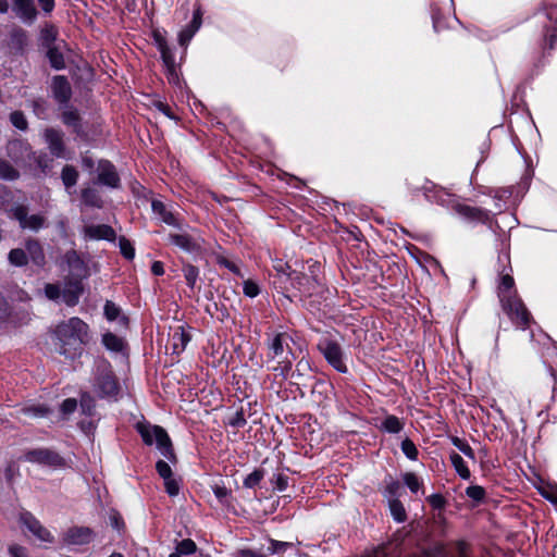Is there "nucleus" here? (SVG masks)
Returning <instances> with one entry per match:
<instances>
[{"label": "nucleus", "mask_w": 557, "mask_h": 557, "mask_svg": "<svg viewBox=\"0 0 557 557\" xmlns=\"http://www.w3.org/2000/svg\"><path fill=\"white\" fill-rule=\"evenodd\" d=\"M76 120H77V116H76L75 112L71 111V112H65L63 114V122L65 124L72 125V124H74L76 122Z\"/></svg>", "instance_id": "052dcab7"}, {"label": "nucleus", "mask_w": 557, "mask_h": 557, "mask_svg": "<svg viewBox=\"0 0 557 557\" xmlns=\"http://www.w3.org/2000/svg\"><path fill=\"white\" fill-rule=\"evenodd\" d=\"M22 412L27 417L40 418L48 414L49 409L41 405L26 406L22 409Z\"/></svg>", "instance_id": "2f4dec72"}, {"label": "nucleus", "mask_w": 557, "mask_h": 557, "mask_svg": "<svg viewBox=\"0 0 557 557\" xmlns=\"http://www.w3.org/2000/svg\"><path fill=\"white\" fill-rule=\"evenodd\" d=\"M15 14L25 23H33L37 11L33 0H12Z\"/></svg>", "instance_id": "f8f14e48"}, {"label": "nucleus", "mask_w": 557, "mask_h": 557, "mask_svg": "<svg viewBox=\"0 0 557 557\" xmlns=\"http://www.w3.org/2000/svg\"><path fill=\"white\" fill-rule=\"evenodd\" d=\"M151 209L153 214L163 223L180 227L177 214L170 210L162 201L153 199L151 202Z\"/></svg>", "instance_id": "ddd939ff"}, {"label": "nucleus", "mask_w": 557, "mask_h": 557, "mask_svg": "<svg viewBox=\"0 0 557 557\" xmlns=\"http://www.w3.org/2000/svg\"><path fill=\"white\" fill-rule=\"evenodd\" d=\"M38 2L46 13H50L54 8V0H38Z\"/></svg>", "instance_id": "13d9d810"}, {"label": "nucleus", "mask_w": 557, "mask_h": 557, "mask_svg": "<svg viewBox=\"0 0 557 557\" xmlns=\"http://www.w3.org/2000/svg\"><path fill=\"white\" fill-rule=\"evenodd\" d=\"M77 172L74 168L66 165L62 171V181L66 187L74 186L77 182Z\"/></svg>", "instance_id": "473e14b6"}, {"label": "nucleus", "mask_w": 557, "mask_h": 557, "mask_svg": "<svg viewBox=\"0 0 557 557\" xmlns=\"http://www.w3.org/2000/svg\"><path fill=\"white\" fill-rule=\"evenodd\" d=\"M450 461H451L455 470L457 471V473L462 479H469L470 478V471H469L465 460L462 459V457L459 454L453 453L450 455Z\"/></svg>", "instance_id": "393cba45"}, {"label": "nucleus", "mask_w": 557, "mask_h": 557, "mask_svg": "<svg viewBox=\"0 0 557 557\" xmlns=\"http://www.w3.org/2000/svg\"><path fill=\"white\" fill-rule=\"evenodd\" d=\"M10 120L16 128H18L21 131H24L27 128V121H26L25 115L22 112H20V111L13 112L10 116Z\"/></svg>", "instance_id": "79ce46f5"}, {"label": "nucleus", "mask_w": 557, "mask_h": 557, "mask_svg": "<svg viewBox=\"0 0 557 557\" xmlns=\"http://www.w3.org/2000/svg\"><path fill=\"white\" fill-rule=\"evenodd\" d=\"M151 272L154 275H162L164 273L163 263L160 261H154L151 265Z\"/></svg>", "instance_id": "680f3d73"}, {"label": "nucleus", "mask_w": 557, "mask_h": 557, "mask_svg": "<svg viewBox=\"0 0 557 557\" xmlns=\"http://www.w3.org/2000/svg\"><path fill=\"white\" fill-rule=\"evenodd\" d=\"M310 370L309 360L301 358L296 364V371L299 375L306 374Z\"/></svg>", "instance_id": "603ef678"}, {"label": "nucleus", "mask_w": 557, "mask_h": 557, "mask_svg": "<svg viewBox=\"0 0 557 557\" xmlns=\"http://www.w3.org/2000/svg\"><path fill=\"white\" fill-rule=\"evenodd\" d=\"M263 478V473L259 470L251 472L244 481V485L248 488H252L260 483Z\"/></svg>", "instance_id": "37998d69"}, {"label": "nucleus", "mask_w": 557, "mask_h": 557, "mask_svg": "<svg viewBox=\"0 0 557 557\" xmlns=\"http://www.w3.org/2000/svg\"><path fill=\"white\" fill-rule=\"evenodd\" d=\"M160 52H161L162 60L170 72V75L174 78L175 77L174 57L166 44L161 45Z\"/></svg>", "instance_id": "c756f323"}, {"label": "nucleus", "mask_w": 557, "mask_h": 557, "mask_svg": "<svg viewBox=\"0 0 557 557\" xmlns=\"http://www.w3.org/2000/svg\"><path fill=\"white\" fill-rule=\"evenodd\" d=\"M119 247L121 250V253L128 260H132L135 257V249L131 242L126 239L125 237H121L119 239Z\"/></svg>", "instance_id": "e433bc0d"}, {"label": "nucleus", "mask_w": 557, "mask_h": 557, "mask_svg": "<svg viewBox=\"0 0 557 557\" xmlns=\"http://www.w3.org/2000/svg\"><path fill=\"white\" fill-rule=\"evenodd\" d=\"M98 183L109 186L117 187L120 183L119 175L114 166L108 161H100L98 165Z\"/></svg>", "instance_id": "9b49d317"}, {"label": "nucleus", "mask_w": 557, "mask_h": 557, "mask_svg": "<svg viewBox=\"0 0 557 557\" xmlns=\"http://www.w3.org/2000/svg\"><path fill=\"white\" fill-rule=\"evenodd\" d=\"M94 531L87 527H73L66 531L63 541L67 545H86L94 540Z\"/></svg>", "instance_id": "6e6552de"}, {"label": "nucleus", "mask_w": 557, "mask_h": 557, "mask_svg": "<svg viewBox=\"0 0 557 557\" xmlns=\"http://www.w3.org/2000/svg\"><path fill=\"white\" fill-rule=\"evenodd\" d=\"M319 349L334 369L342 373L347 371L342 348L337 343L324 339L319 344Z\"/></svg>", "instance_id": "39448f33"}, {"label": "nucleus", "mask_w": 557, "mask_h": 557, "mask_svg": "<svg viewBox=\"0 0 557 557\" xmlns=\"http://www.w3.org/2000/svg\"><path fill=\"white\" fill-rule=\"evenodd\" d=\"M176 552L180 553L182 556L190 555L196 552V544L194 541L189 539L183 540L176 545Z\"/></svg>", "instance_id": "4c0bfd02"}, {"label": "nucleus", "mask_w": 557, "mask_h": 557, "mask_svg": "<svg viewBox=\"0 0 557 557\" xmlns=\"http://www.w3.org/2000/svg\"><path fill=\"white\" fill-rule=\"evenodd\" d=\"M547 18L550 21L556 20L557 23V5L550 8L547 12Z\"/></svg>", "instance_id": "774afa93"}, {"label": "nucleus", "mask_w": 557, "mask_h": 557, "mask_svg": "<svg viewBox=\"0 0 557 557\" xmlns=\"http://www.w3.org/2000/svg\"><path fill=\"white\" fill-rule=\"evenodd\" d=\"M190 341V336L184 326H177L171 335L174 354H181Z\"/></svg>", "instance_id": "a211bd4d"}, {"label": "nucleus", "mask_w": 557, "mask_h": 557, "mask_svg": "<svg viewBox=\"0 0 557 557\" xmlns=\"http://www.w3.org/2000/svg\"><path fill=\"white\" fill-rule=\"evenodd\" d=\"M81 294L82 286L79 282L70 283L67 287L62 290L63 300L69 306L76 305Z\"/></svg>", "instance_id": "aec40b11"}, {"label": "nucleus", "mask_w": 557, "mask_h": 557, "mask_svg": "<svg viewBox=\"0 0 557 557\" xmlns=\"http://www.w3.org/2000/svg\"><path fill=\"white\" fill-rule=\"evenodd\" d=\"M12 557H27L26 548L20 545H12L9 548Z\"/></svg>", "instance_id": "864d4df0"}, {"label": "nucleus", "mask_w": 557, "mask_h": 557, "mask_svg": "<svg viewBox=\"0 0 557 557\" xmlns=\"http://www.w3.org/2000/svg\"><path fill=\"white\" fill-rule=\"evenodd\" d=\"M58 37V30L53 25H47L41 30L42 41L50 47Z\"/></svg>", "instance_id": "72a5a7b5"}, {"label": "nucleus", "mask_w": 557, "mask_h": 557, "mask_svg": "<svg viewBox=\"0 0 557 557\" xmlns=\"http://www.w3.org/2000/svg\"><path fill=\"white\" fill-rule=\"evenodd\" d=\"M102 343L106 346V348L111 351L119 352V351H122L124 348L123 339L113 333L103 334Z\"/></svg>", "instance_id": "5701e85b"}, {"label": "nucleus", "mask_w": 557, "mask_h": 557, "mask_svg": "<svg viewBox=\"0 0 557 557\" xmlns=\"http://www.w3.org/2000/svg\"><path fill=\"white\" fill-rule=\"evenodd\" d=\"M45 294H46L47 298L54 300L60 297L61 292H60V288L58 285L47 284L45 286Z\"/></svg>", "instance_id": "8fccbe9b"}, {"label": "nucleus", "mask_w": 557, "mask_h": 557, "mask_svg": "<svg viewBox=\"0 0 557 557\" xmlns=\"http://www.w3.org/2000/svg\"><path fill=\"white\" fill-rule=\"evenodd\" d=\"M403 480L412 493H417L420 490L421 484L418 476L414 473H405Z\"/></svg>", "instance_id": "ea45409f"}, {"label": "nucleus", "mask_w": 557, "mask_h": 557, "mask_svg": "<svg viewBox=\"0 0 557 557\" xmlns=\"http://www.w3.org/2000/svg\"><path fill=\"white\" fill-rule=\"evenodd\" d=\"M286 546H288V543H286V542L271 541V544H270L268 549L271 550L272 553H276L278 550H282Z\"/></svg>", "instance_id": "bf43d9fd"}, {"label": "nucleus", "mask_w": 557, "mask_h": 557, "mask_svg": "<svg viewBox=\"0 0 557 557\" xmlns=\"http://www.w3.org/2000/svg\"><path fill=\"white\" fill-rule=\"evenodd\" d=\"M83 201L87 206L100 208L102 206V201L97 193V190L92 188H86L82 194Z\"/></svg>", "instance_id": "c85d7f7f"}, {"label": "nucleus", "mask_w": 557, "mask_h": 557, "mask_svg": "<svg viewBox=\"0 0 557 557\" xmlns=\"http://www.w3.org/2000/svg\"><path fill=\"white\" fill-rule=\"evenodd\" d=\"M239 555H240V557H263L262 554H257V553H255L252 550H248V549L247 550H242L239 553Z\"/></svg>", "instance_id": "69168bd1"}, {"label": "nucleus", "mask_w": 557, "mask_h": 557, "mask_svg": "<svg viewBox=\"0 0 557 557\" xmlns=\"http://www.w3.org/2000/svg\"><path fill=\"white\" fill-rule=\"evenodd\" d=\"M403 453L411 460H416L418 456V449L416 448L412 441L406 438L401 443Z\"/></svg>", "instance_id": "a19ab883"}, {"label": "nucleus", "mask_w": 557, "mask_h": 557, "mask_svg": "<svg viewBox=\"0 0 557 557\" xmlns=\"http://www.w3.org/2000/svg\"><path fill=\"white\" fill-rule=\"evenodd\" d=\"M389 511L397 522H404L407 518L403 504L396 498L389 499Z\"/></svg>", "instance_id": "a878e982"}, {"label": "nucleus", "mask_w": 557, "mask_h": 557, "mask_svg": "<svg viewBox=\"0 0 557 557\" xmlns=\"http://www.w3.org/2000/svg\"><path fill=\"white\" fill-rule=\"evenodd\" d=\"M364 557H387V552H386V548L379 547L375 550H373L372 553L366 555Z\"/></svg>", "instance_id": "e2e57ef3"}, {"label": "nucleus", "mask_w": 557, "mask_h": 557, "mask_svg": "<svg viewBox=\"0 0 557 557\" xmlns=\"http://www.w3.org/2000/svg\"><path fill=\"white\" fill-rule=\"evenodd\" d=\"M429 502L434 508H442L444 506V498L440 494L431 495Z\"/></svg>", "instance_id": "5fc2aeb1"}, {"label": "nucleus", "mask_w": 557, "mask_h": 557, "mask_svg": "<svg viewBox=\"0 0 557 557\" xmlns=\"http://www.w3.org/2000/svg\"><path fill=\"white\" fill-rule=\"evenodd\" d=\"M45 138L48 144L50 152L57 158H67L62 135L54 129H47L45 132Z\"/></svg>", "instance_id": "2eb2a0df"}, {"label": "nucleus", "mask_w": 557, "mask_h": 557, "mask_svg": "<svg viewBox=\"0 0 557 557\" xmlns=\"http://www.w3.org/2000/svg\"><path fill=\"white\" fill-rule=\"evenodd\" d=\"M157 107L158 109L163 112L166 116L169 117H172L171 113H170V109L166 104L162 103V102H158L157 103Z\"/></svg>", "instance_id": "338daca9"}, {"label": "nucleus", "mask_w": 557, "mask_h": 557, "mask_svg": "<svg viewBox=\"0 0 557 557\" xmlns=\"http://www.w3.org/2000/svg\"><path fill=\"white\" fill-rule=\"evenodd\" d=\"M86 234L96 239H112L114 237V231L108 225H91L86 227Z\"/></svg>", "instance_id": "412c9836"}, {"label": "nucleus", "mask_w": 557, "mask_h": 557, "mask_svg": "<svg viewBox=\"0 0 557 557\" xmlns=\"http://www.w3.org/2000/svg\"><path fill=\"white\" fill-rule=\"evenodd\" d=\"M169 239L173 245L188 253L199 252L202 249L203 239L197 234H170Z\"/></svg>", "instance_id": "423d86ee"}, {"label": "nucleus", "mask_w": 557, "mask_h": 557, "mask_svg": "<svg viewBox=\"0 0 557 557\" xmlns=\"http://www.w3.org/2000/svg\"><path fill=\"white\" fill-rule=\"evenodd\" d=\"M454 210L456 211V213L467 219H482L484 215L482 210L461 203H456L454 206Z\"/></svg>", "instance_id": "b1692460"}, {"label": "nucleus", "mask_w": 557, "mask_h": 557, "mask_svg": "<svg viewBox=\"0 0 557 557\" xmlns=\"http://www.w3.org/2000/svg\"><path fill=\"white\" fill-rule=\"evenodd\" d=\"M48 58H49V61H50L51 65L54 69L60 70V69L64 67L63 55L57 49L49 48V50H48Z\"/></svg>", "instance_id": "c9c22d12"}, {"label": "nucleus", "mask_w": 557, "mask_h": 557, "mask_svg": "<svg viewBox=\"0 0 557 557\" xmlns=\"http://www.w3.org/2000/svg\"><path fill=\"white\" fill-rule=\"evenodd\" d=\"M88 325L76 317L60 323L55 330L59 354L69 359L78 357L88 341Z\"/></svg>", "instance_id": "f257e3e1"}, {"label": "nucleus", "mask_w": 557, "mask_h": 557, "mask_svg": "<svg viewBox=\"0 0 557 557\" xmlns=\"http://www.w3.org/2000/svg\"><path fill=\"white\" fill-rule=\"evenodd\" d=\"M515 281L509 274H504L498 285V298L503 310L513 323L524 329L530 322V313L515 290Z\"/></svg>", "instance_id": "f03ea898"}, {"label": "nucleus", "mask_w": 557, "mask_h": 557, "mask_svg": "<svg viewBox=\"0 0 557 557\" xmlns=\"http://www.w3.org/2000/svg\"><path fill=\"white\" fill-rule=\"evenodd\" d=\"M104 317L108 321H116L117 324L122 327H126L128 324V319L126 315L122 313V310L119 306H116L113 301L107 300L104 304Z\"/></svg>", "instance_id": "f3484780"}, {"label": "nucleus", "mask_w": 557, "mask_h": 557, "mask_svg": "<svg viewBox=\"0 0 557 557\" xmlns=\"http://www.w3.org/2000/svg\"><path fill=\"white\" fill-rule=\"evenodd\" d=\"M21 520L27 530L40 541L48 543L53 541L52 534L30 513L22 515Z\"/></svg>", "instance_id": "9d476101"}, {"label": "nucleus", "mask_w": 557, "mask_h": 557, "mask_svg": "<svg viewBox=\"0 0 557 557\" xmlns=\"http://www.w3.org/2000/svg\"><path fill=\"white\" fill-rule=\"evenodd\" d=\"M246 423L243 412L236 411L235 414L230 419V424L235 428H242Z\"/></svg>", "instance_id": "3c124183"}, {"label": "nucleus", "mask_w": 557, "mask_h": 557, "mask_svg": "<svg viewBox=\"0 0 557 557\" xmlns=\"http://www.w3.org/2000/svg\"><path fill=\"white\" fill-rule=\"evenodd\" d=\"M26 255L29 259L38 267H42L45 264V253L41 245L35 240L29 239L25 244Z\"/></svg>", "instance_id": "6ab92c4d"}, {"label": "nucleus", "mask_w": 557, "mask_h": 557, "mask_svg": "<svg viewBox=\"0 0 557 557\" xmlns=\"http://www.w3.org/2000/svg\"><path fill=\"white\" fill-rule=\"evenodd\" d=\"M290 337L286 333H277L268 342L267 366L270 370L286 375L292 370L294 355L289 347Z\"/></svg>", "instance_id": "7ed1b4c3"}, {"label": "nucleus", "mask_w": 557, "mask_h": 557, "mask_svg": "<svg viewBox=\"0 0 557 557\" xmlns=\"http://www.w3.org/2000/svg\"><path fill=\"white\" fill-rule=\"evenodd\" d=\"M403 426V422L395 416H387L382 422V429L388 433H399Z\"/></svg>", "instance_id": "bb28decb"}, {"label": "nucleus", "mask_w": 557, "mask_h": 557, "mask_svg": "<svg viewBox=\"0 0 557 557\" xmlns=\"http://www.w3.org/2000/svg\"><path fill=\"white\" fill-rule=\"evenodd\" d=\"M26 460L41 465L59 467L63 465L62 458L48 449H34L26 454Z\"/></svg>", "instance_id": "1a4fd4ad"}, {"label": "nucleus", "mask_w": 557, "mask_h": 557, "mask_svg": "<svg viewBox=\"0 0 557 557\" xmlns=\"http://www.w3.org/2000/svg\"><path fill=\"white\" fill-rule=\"evenodd\" d=\"M183 273H184V277L186 280L187 285L190 288H194L197 283L198 275H199L198 269L191 264H186L183 268Z\"/></svg>", "instance_id": "7c9ffc66"}, {"label": "nucleus", "mask_w": 557, "mask_h": 557, "mask_svg": "<svg viewBox=\"0 0 557 557\" xmlns=\"http://www.w3.org/2000/svg\"><path fill=\"white\" fill-rule=\"evenodd\" d=\"M13 216L18 221L22 228L30 231H38L45 225V216L40 214H27V210L23 206H17L12 209Z\"/></svg>", "instance_id": "0eeeda50"}, {"label": "nucleus", "mask_w": 557, "mask_h": 557, "mask_svg": "<svg viewBox=\"0 0 557 557\" xmlns=\"http://www.w3.org/2000/svg\"><path fill=\"white\" fill-rule=\"evenodd\" d=\"M156 468H157L159 475L163 480H168L170 476H172V469L166 461L159 460L156 465Z\"/></svg>", "instance_id": "a18cd8bd"}, {"label": "nucleus", "mask_w": 557, "mask_h": 557, "mask_svg": "<svg viewBox=\"0 0 557 557\" xmlns=\"http://www.w3.org/2000/svg\"><path fill=\"white\" fill-rule=\"evenodd\" d=\"M9 261L15 267H23L27 263L28 257L26 251L21 248L12 249L9 253Z\"/></svg>", "instance_id": "cd10ccee"}, {"label": "nucleus", "mask_w": 557, "mask_h": 557, "mask_svg": "<svg viewBox=\"0 0 557 557\" xmlns=\"http://www.w3.org/2000/svg\"><path fill=\"white\" fill-rule=\"evenodd\" d=\"M202 14L200 9H197L194 12L191 22L180 32L178 34V42L181 46L186 47L188 42L191 40L194 35L198 32L202 23Z\"/></svg>", "instance_id": "4468645a"}, {"label": "nucleus", "mask_w": 557, "mask_h": 557, "mask_svg": "<svg viewBox=\"0 0 557 557\" xmlns=\"http://www.w3.org/2000/svg\"><path fill=\"white\" fill-rule=\"evenodd\" d=\"M466 494L468 497L474 499V500H482L485 496V491L482 486H479V485H473V486H469L467 490H466Z\"/></svg>", "instance_id": "c03bdc74"}, {"label": "nucleus", "mask_w": 557, "mask_h": 557, "mask_svg": "<svg viewBox=\"0 0 557 557\" xmlns=\"http://www.w3.org/2000/svg\"><path fill=\"white\" fill-rule=\"evenodd\" d=\"M16 177V170L8 161L0 160V178L14 180Z\"/></svg>", "instance_id": "f704fd0d"}, {"label": "nucleus", "mask_w": 557, "mask_h": 557, "mask_svg": "<svg viewBox=\"0 0 557 557\" xmlns=\"http://www.w3.org/2000/svg\"><path fill=\"white\" fill-rule=\"evenodd\" d=\"M274 269L278 274L286 275L290 280L298 278V273L296 271H289V265L281 260L275 261Z\"/></svg>", "instance_id": "58836bf2"}, {"label": "nucleus", "mask_w": 557, "mask_h": 557, "mask_svg": "<svg viewBox=\"0 0 557 557\" xmlns=\"http://www.w3.org/2000/svg\"><path fill=\"white\" fill-rule=\"evenodd\" d=\"M77 401L74 398H67L65 399L61 405V411L63 414L67 416L71 414L76 410Z\"/></svg>", "instance_id": "09e8293b"}, {"label": "nucleus", "mask_w": 557, "mask_h": 557, "mask_svg": "<svg viewBox=\"0 0 557 557\" xmlns=\"http://www.w3.org/2000/svg\"><path fill=\"white\" fill-rule=\"evenodd\" d=\"M98 388L101 395L111 396L116 393L117 385L114 377L110 373H107L99 379Z\"/></svg>", "instance_id": "4be33fe9"}, {"label": "nucleus", "mask_w": 557, "mask_h": 557, "mask_svg": "<svg viewBox=\"0 0 557 557\" xmlns=\"http://www.w3.org/2000/svg\"><path fill=\"white\" fill-rule=\"evenodd\" d=\"M400 488V484L397 481H392L387 487L386 491L389 494L391 499L397 494L398 490Z\"/></svg>", "instance_id": "4d7b16f0"}, {"label": "nucleus", "mask_w": 557, "mask_h": 557, "mask_svg": "<svg viewBox=\"0 0 557 557\" xmlns=\"http://www.w3.org/2000/svg\"><path fill=\"white\" fill-rule=\"evenodd\" d=\"M460 451L465 454L467 457L474 459V451L473 449L466 443L465 445H460Z\"/></svg>", "instance_id": "0e129e2a"}, {"label": "nucleus", "mask_w": 557, "mask_h": 557, "mask_svg": "<svg viewBox=\"0 0 557 557\" xmlns=\"http://www.w3.org/2000/svg\"><path fill=\"white\" fill-rule=\"evenodd\" d=\"M164 481V486L170 496H176L180 492V483L173 476Z\"/></svg>", "instance_id": "49530a36"}, {"label": "nucleus", "mask_w": 557, "mask_h": 557, "mask_svg": "<svg viewBox=\"0 0 557 557\" xmlns=\"http://www.w3.org/2000/svg\"><path fill=\"white\" fill-rule=\"evenodd\" d=\"M213 493L216 496V498H219L220 500L225 499L228 495L227 488H225L224 486H219V485H215L213 487Z\"/></svg>", "instance_id": "6e6d98bb"}, {"label": "nucleus", "mask_w": 557, "mask_h": 557, "mask_svg": "<svg viewBox=\"0 0 557 557\" xmlns=\"http://www.w3.org/2000/svg\"><path fill=\"white\" fill-rule=\"evenodd\" d=\"M259 286L253 281L247 280L244 282V294L248 297H256L259 294Z\"/></svg>", "instance_id": "de8ad7c7"}, {"label": "nucleus", "mask_w": 557, "mask_h": 557, "mask_svg": "<svg viewBox=\"0 0 557 557\" xmlns=\"http://www.w3.org/2000/svg\"><path fill=\"white\" fill-rule=\"evenodd\" d=\"M52 91L57 100L66 102L71 97V86L64 76H55L52 81Z\"/></svg>", "instance_id": "dca6fc26"}, {"label": "nucleus", "mask_w": 557, "mask_h": 557, "mask_svg": "<svg viewBox=\"0 0 557 557\" xmlns=\"http://www.w3.org/2000/svg\"><path fill=\"white\" fill-rule=\"evenodd\" d=\"M138 431L145 444H156L158 449L169 461H175V455L172 448V443L164 429L158 425L139 424Z\"/></svg>", "instance_id": "20e7f679"}]
</instances>
